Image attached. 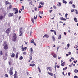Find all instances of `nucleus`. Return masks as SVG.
<instances>
[{"instance_id":"09e8293b","label":"nucleus","mask_w":78,"mask_h":78,"mask_svg":"<svg viewBox=\"0 0 78 78\" xmlns=\"http://www.w3.org/2000/svg\"><path fill=\"white\" fill-rule=\"evenodd\" d=\"M71 64L72 65V66H73L74 67H75V64H73V63H72Z\"/></svg>"},{"instance_id":"8fccbe9b","label":"nucleus","mask_w":78,"mask_h":78,"mask_svg":"<svg viewBox=\"0 0 78 78\" xmlns=\"http://www.w3.org/2000/svg\"><path fill=\"white\" fill-rule=\"evenodd\" d=\"M21 49L22 51H25V50H24V48H22Z\"/></svg>"},{"instance_id":"20e7f679","label":"nucleus","mask_w":78,"mask_h":78,"mask_svg":"<svg viewBox=\"0 0 78 78\" xmlns=\"http://www.w3.org/2000/svg\"><path fill=\"white\" fill-rule=\"evenodd\" d=\"M11 30V29L10 28H8L5 31V33L7 34H9V33H10V31Z\"/></svg>"},{"instance_id":"4be33fe9","label":"nucleus","mask_w":78,"mask_h":78,"mask_svg":"<svg viewBox=\"0 0 78 78\" xmlns=\"http://www.w3.org/2000/svg\"><path fill=\"white\" fill-rule=\"evenodd\" d=\"M52 39H53V40H52L53 41H55V38L54 36H52Z\"/></svg>"},{"instance_id":"bf43d9fd","label":"nucleus","mask_w":78,"mask_h":78,"mask_svg":"<svg viewBox=\"0 0 78 78\" xmlns=\"http://www.w3.org/2000/svg\"><path fill=\"white\" fill-rule=\"evenodd\" d=\"M34 42V41H32V40H31L30 41V42H31V43H33Z\"/></svg>"},{"instance_id":"338daca9","label":"nucleus","mask_w":78,"mask_h":78,"mask_svg":"<svg viewBox=\"0 0 78 78\" xmlns=\"http://www.w3.org/2000/svg\"><path fill=\"white\" fill-rule=\"evenodd\" d=\"M24 50H27V47H24Z\"/></svg>"},{"instance_id":"49530a36","label":"nucleus","mask_w":78,"mask_h":78,"mask_svg":"<svg viewBox=\"0 0 78 78\" xmlns=\"http://www.w3.org/2000/svg\"><path fill=\"white\" fill-rule=\"evenodd\" d=\"M72 6L73 8H75V5H72Z\"/></svg>"},{"instance_id":"bb28decb","label":"nucleus","mask_w":78,"mask_h":78,"mask_svg":"<svg viewBox=\"0 0 78 78\" xmlns=\"http://www.w3.org/2000/svg\"><path fill=\"white\" fill-rule=\"evenodd\" d=\"M75 11H76V14H78V13L77 10L75 9Z\"/></svg>"},{"instance_id":"393cba45","label":"nucleus","mask_w":78,"mask_h":78,"mask_svg":"<svg viewBox=\"0 0 78 78\" xmlns=\"http://www.w3.org/2000/svg\"><path fill=\"white\" fill-rule=\"evenodd\" d=\"M67 69V67H66L65 68H63V70H66Z\"/></svg>"},{"instance_id":"1a4fd4ad","label":"nucleus","mask_w":78,"mask_h":78,"mask_svg":"<svg viewBox=\"0 0 78 78\" xmlns=\"http://www.w3.org/2000/svg\"><path fill=\"white\" fill-rule=\"evenodd\" d=\"M43 37H46L47 38H48L49 37V36L48 34H45L44 36H43Z\"/></svg>"},{"instance_id":"f257e3e1","label":"nucleus","mask_w":78,"mask_h":78,"mask_svg":"<svg viewBox=\"0 0 78 78\" xmlns=\"http://www.w3.org/2000/svg\"><path fill=\"white\" fill-rule=\"evenodd\" d=\"M3 46H4V48L5 50H7L8 48V45L5 43H4Z\"/></svg>"},{"instance_id":"423d86ee","label":"nucleus","mask_w":78,"mask_h":78,"mask_svg":"<svg viewBox=\"0 0 78 78\" xmlns=\"http://www.w3.org/2000/svg\"><path fill=\"white\" fill-rule=\"evenodd\" d=\"M5 56H3V58L4 59V60H6V59H7V57H6L7 56H8V53L6 52L5 53Z\"/></svg>"},{"instance_id":"3c124183","label":"nucleus","mask_w":78,"mask_h":78,"mask_svg":"<svg viewBox=\"0 0 78 78\" xmlns=\"http://www.w3.org/2000/svg\"><path fill=\"white\" fill-rule=\"evenodd\" d=\"M74 78H78V76H75L74 77Z\"/></svg>"},{"instance_id":"6e6d98bb","label":"nucleus","mask_w":78,"mask_h":78,"mask_svg":"<svg viewBox=\"0 0 78 78\" xmlns=\"http://www.w3.org/2000/svg\"><path fill=\"white\" fill-rule=\"evenodd\" d=\"M52 11H53L52 10H50L49 11V12L50 13H51V12H52Z\"/></svg>"},{"instance_id":"e2e57ef3","label":"nucleus","mask_w":78,"mask_h":78,"mask_svg":"<svg viewBox=\"0 0 78 78\" xmlns=\"http://www.w3.org/2000/svg\"><path fill=\"white\" fill-rule=\"evenodd\" d=\"M68 53H69V55H71V52H68Z\"/></svg>"},{"instance_id":"412c9836","label":"nucleus","mask_w":78,"mask_h":78,"mask_svg":"<svg viewBox=\"0 0 78 78\" xmlns=\"http://www.w3.org/2000/svg\"><path fill=\"white\" fill-rule=\"evenodd\" d=\"M64 63H65V62H63V63H62L61 66H64Z\"/></svg>"},{"instance_id":"c03bdc74","label":"nucleus","mask_w":78,"mask_h":78,"mask_svg":"<svg viewBox=\"0 0 78 78\" xmlns=\"http://www.w3.org/2000/svg\"><path fill=\"white\" fill-rule=\"evenodd\" d=\"M39 5L40 6H38V8H41V5H40V4H39Z\"/></svg>"},{"instance_id":"2eb2a0df","label":"nucleus","mask_w":78,"mask_h":78,"mask_svg":"<svg viewBox=\"0 0 78 78\" xmlns=\"http://www.w3.org/2000/svg\"><path fill=\"white\" fill-rule=\"evenodd\" d=\"M3 18V16L2 15L0 16V20H2Z\"/></svg>"},{"instance_id":"58836bf2","label":"nucleus","mask_w":78,"mask_h":78,"mask_svg":"<svg viewBox=\"0 0 78 78\" xmlns=\"http://www.w3.org/2000/svg\"><path fill=\"white\" fill-rule=\"evenodd\" d=\"M20 30V33H23L22 32V30Z\"/></svg>"},{"instance_id":"a211bd4d","label":"nucleus","mask_w":78,"mask_h":78,"mask_svg":"<svg viewBox=\"0 0 78 78\" xmlns=\"http://www.w3.org/2000/svg\"><path fill=\"white\" fill-rule=\"evenodd\" d=\"M30 66H31L32 67H34V66H35V64H30L29 65Z\"/></svg>"},{"instance_id":"864d4df0","label":"nucleus","mask_w":78,"mask_h":78,"mask_svg":"<svg viewBox=\"0 0 78 78\" xmlns=\"http://www.w3.org/2000/svg\"><path fill=\"white\" fill-rule=\"evenodd\" d=\"M69 46H70V44H67V46L68 47H69Z\"/></svg>"},{"instance_id":"f8f14e48","label":"nucleus","mask_w":78,"mask_h":78,"mask_svg":"<svg viewBox=\"0 0 78 78\" xmlns=\"http://www.w3.org/2000/svg\"><path fill=\"white\" fill-rule=\"evenodd\" d=\"M61 3L60 2H58V3L57 4V6H61Z\"/></svg>"},{"instance_id":"473e14b6","label":"nucleus","mask_w":78,"mask_h":78,"mask_svg":"<svg viewBox=\"0 0 78 78\" xmlns=\"http://www.w3.org/2000/svg\"><path fill=\"white\" fill-rule=\"evenodd\" d=\"M40 3L41 5H44V2H40Z\"/></svg>"},{"instance_id":"4d7b16f0","label":"nucleus","mask_w":78,"mask_h":78,"mask_svg":"<svg viewBox=\"0 0 78 78\" xmlns=\"http://www.w3.org/2000/svg\"><path fill=\"white\" fill-rule=\"evenodd\" d=\"M22 8L23 9H23H24V7L23 6H22Z\"/></svg>"},{"instance_id":"ea45409f","label":"nucleus","mask_w":78,"mask_h":78,"mask_svg":"<svg viewBox=\"0 0 78 78\" xmlns=\"http://www.w3.org/2000/svg\"><path fill=\"white\" fill-rule=\"evenodd\" d=\"M74 11H75V9H72L71 10V12H73Z\"/></svg>"},{"instance_id":"f704fd0d","label":"nucleus","mask_w":78,"mask_h":78,"mask_svg":"<svg viewBox=\"0 0 78 78\" xmlns=\"http://www.w3.org/2000/svg\"><path fill=\"white\" fill-rule=\"evenodd\" d=\"M53 7L54 9H56V6H55V5H53Z\"/></svg>"},{"instance_id":"dca6fc26","label":"nucleus","mask_w":78,"mask_h":78,"mask_svg":"<svg viewBox=\"0 0 78 78\" xmlns=\"http://www.w3.org/2000/svg\"><path fill=\"white\" fill-rule=\"evenodd\" d=\"M49 70V71H50V72H52L53 71L52 70V68L50 67Z\"/></svg>"},{"instance_id":"0e129e2a","label":"nucleus","mask_w":78,"mask_h":78,"mask_svg":"<svg viewBox=\"0 0 78 78\" xmlns=\"http://www.w3.org/2000/svg\"><path fill=\"white\" fill-rule=\"evenodd\" d=\"M56 67L57 68H59V67H60L59 66H58V65L56 66Z\"/></svg>"},{"instance_id":"a19ab883","label":"nucleus","mask_w":78,"mask_h":78,"mask_svg":"<svg viewBox=\"0 0 78 78\" xmlns=\"http://www.w3.org/2000/svg\"><path fill=\"white\" fill-rule=\"evenodd\" d=\"M54 34H55V35H56V30L54 31Z\"/></svg>"},{"instance_id":"5fc2aeb1","label":"nucleus","mask_w":78,"mask_h":78,"mask_svg":"<svg viewBox=\"0 0 78 78\" xmlns=\"http://www.w3.org/2000/svg\"><path fill=\"white\" fill-rule=\"evenodd\" d=\"M2 53H3V52H2V51H1V52H0V54L1 55H2Z\"/></svg>"},{"instance_id":"9d476101","label":"nucleus","mask_w":78,"mask_h":78,"mask_svg":"<svg viewBox=\"0 0 78 78\" xmlns=\"http://www.w3.org/2000/svg\"><path fill=\"white\" fill-rule=\"evenodd\" d=\"M15 56V54H14V53H13L12 54H11V58H14Z\"/></svg>"},{"instance_id":"0eeeda50","label":"nucleus","mask_w":78,"mask_h":78,"mask_svg":"<svg viewBox=\"0 0 78 78\" xmlns=\"http://www.w3.org/2000/svg\"><path fill=\"white\" fill-rule=\"evenodd\" d=\"M8 16L9 17H11L14 16V14L13 13H10L9 14Z\"/></svg>"},{"instance_id":"c85d7f7f","label":"nucleus","mask_w":78,"mask_h":78,"mask_svg":"<svg viewBox=\"0 0 78 78\" xmlns=\"http://www.w3.org/2000/svg\"><path fill=\"white\" fill-rule=\"evenodd\" d=\"M22 59H23V57H22V56H21L20 57V60H22Z\"/></svg>"},{"instance_id":"c756f323","label":"nucleus","mask_w":78,"mask_h":78,"mask_svg":"<svg viewBox=\"0 0 78 78\" xmlns=\"http://www.w3.org/2000/svg\"><path fill=\"white\" fill-rule=\"evenodd\" d=\"M62 2L63 3H65V4H66L67 3V2L65 1H63Z\"/></svg>"},{"instance_id":"79ce46f5","label":"nucleus","mask_w":78,"mask_h":78,"mask_svg":"<svg viewBox=\"0 0 78 78\" xmlns=\"http://www.w3.org/2000/svg\"><path fill=\"white\" fill-rule=\"evenodd\" d=\"M26 53H26V52H24L23 53V55H26Z\"/></svg>"},{"instance_id":"774afa93","label":"nucleus","mask_w":78,"mask_h":78,"mask_svg":"<svg viewBox=\"0 0 78 78\" xmlns=\"http://www.w3.org/2000/svg\"><path fill=\"white\" fill-rule=\"evenodd\" d=\"M33 44H34V45H35V46L36 45V43H35L34 42H33Z\"/></svg>"},{"instance_id":"7ed1b4c3","label":"nucleus","mask_w":78,"mask_h":78,"mask_svg":"<svg viewBox=\"0 0 78 78\" xmlns=\"http://www.w3.org/2000/svg\"><path fill=\"white\" fill-rule=\"evenodd\" d=\"M13 67H12L10 69L9 74L10 75H12L13 74V73L12 72V70H13Z\"/></svg>"},{"instance_id":"72a5a7b5","label":"nucleus","mask_w":78,"mask_h":78,"mask_svg":"<svg viewBox=\"0 0 78 78\" xmlns=\"http://www.w3.org/2000/svg\"><path fill=\"white\" fill-rule=\"evenodd\" d=\"M40 14L42 15L43 14V11L42 12H40Z\"/></svg>"},{"instance_id":"4468645a","label":"nucleus","mask_w":78,"mask_h":78,"mask_svg":"<svg viewBox=\"0 0 78 78\" xmlns=\"http://www.w3.org/2000/svg\"><path fill=\"white\" fill-rule=\"evenodd\" d=\"M9 2H8V1H7L6 2H5V5H7V4H9Z\"/></svg>"},{"instance_id":"13d9d810","label":"nucleus","mask_w":78,"mask_h":78,"mask_svg":"<svg viewBox=\"0 0 78 78\" xmlns=\"http://www.w3.org/2000/svg\"><path fill=\"white\" fill-rule=\"evenodd\" d=\"M51 32H54V30H51Z\"/></svg>"},{"instance_id":"6e6552de","label":"nucleus","mask_w":78,"mask_h":78,"mask_svg":"<svg viewBox=\"0 0 78 78\" xmlns=\"http://www.w3.org/2000/svg\"><path fill=\"white\" fill-rule=\"evenodd\" d=\"M51 55H52V56H53V57H54V58H56V55L55 53H52L51 54Z\"/></svg>"},{"instance_id":"f3484780","label":"nucleus","mask_w":78,"mask_h":78,"mask_svg":"<svg viewBox=\"0 0 78 78\" xmlns=\"http://www.w3.org/2000/svg\"><path fill=\"white\" fill-rule=\"evenodd\" d=\"M61 38V35L60 34L58 35V39H60Z\"/></svg>"},{"instance_id":"37998d69","label":"nucleus","mask_w":78,"mask_h":78,"mask_svg":"<svg viewBox=\"0 0 78 78\" xmlns=\"http://www.w3.org/2000/svg\"><path fill=\"white\" fill-rule=\"evenodd\" d=\"M11 8H12V6H11V5H10L9 7V9H11Z\"/></svg>"},{"instance_id":"2f4dec72","label":"nucleus","mask_w":78,"mask_h":78,"mask_svg":"<svg viewBox=\"0 0 78 78\" xmlns=\"http://www.w3.org/2000/svg\"><path fill=\"white\" fill-rule=\"evenodd\" d=\"M34 19L36 20V19H37V15L36 16V17L34 16Z\"/></svg>"},{"instance_id":"603ef678","label":"nucleus","mask_w":78,"mask_h":78,"mask_svg":"<svg viewBox=\"0 0 78 78\" xmlns=\"http://www.w3.org/2000/svg\"><path fill=\"white\" fill-rule=\"evenodd\" d=\"M30 35L31 36V33H32V32H31V31H30Z\"/></svg>"},{"instance_id":"052dcab7","label":"nucleus","mask_w":78,"mask_h":78,"mask_svg":"<svg viewBox=\"0 0 78 78\" xmlns=\"http://www.w3.org/2000/svg\"><path fill=\"white\" fill-rule=\"evenodd\" d=\"M31 63V64H34L35 62L34 61H32Z\"/></svg>"},{"instance_id":"69168bd1","label":"nucleus","mask_w":78,"mask_h":78,"mask_svg":"<svg viewBox=\"0 0 78 78\" xmlns=\"http://www.w3.org/2000/svg\"><path fill=\"white\" fill-rule=\"evenodd\" d=\"M64 34L65 35V36H66V32H64Z\"/></svg>"},{"instance_id":"f03ea898","label":"nucleus","mask_w":78,"mask_h":78,"mask_svg":"<svg viewBox=\"0 0 78 78\" xmlns=\"http://www.w3.org/2000/svg\"><path fill=\"white\" fill-rule=\"evenodd\" d=\"M16 38H17V35H16V34L15 33H14L13 37V40L14 42H16Z\"/></svg>"},{"instance_id":"4c0bfd02","label":"nucleus","mask_w":78,"mask_h":78,"mask_svg":"<svg viewBox=\"0 0 78 78\" xmlns=\"http://www.w3.org/2000/svg\"><path fill=\"white\" fill-rule=\"evenodd\" d=\"M5 77H8V75L7 74H5Z\"/></svg>"},{"instance_id":"7c9ffc66","label":"nucleus","mask_w":78,"mask_h":78,"mask_svg":"<svg viewBox=\"0 0 78 78\" xmlns=\"http://www.w3.org/2000/svg\"><path fill=\"white\" fill-rule=\"evenodd\" d=\"M49 75H51V76H53V73H50Z\"/></svg>"},{"instance_id":"9b49d317","label":"nucleus","mask_w":78,"mask_h":78,"mask_svg":"<svg viewBox=\"0 0 78 78\" xmlns=\"http://www.w3.org/2000/svg\"><path fill=\"white\" fill-rule=\"evenodd\" d=\"M60 20H64L65 21H66V19L62 17L60 18Z\"/></svg>"},{"instance_id":"a878e982","label":"nucleus","mask_w":78,"mask_h":78,"mask_svg":"<svg viewBox=\"0 0 78 78\" xmlns=\"http://www.w3.org/2000/svg\"><path fill=\"white\" fill-rule=\"evenodd\" d=\"M16 58H18V53H17L16 55Z\"/></svg>"},{"instance_id":"680f3d73","label":"nucleus","mask_w":78,"mask_h":78,"mask_svg":"<svg viewBox=\"0 0 78 78\" xmlns=\"http://www.w3.org/2000/svg\"><path fill=\"white\" fill-rule=\"evenodd\" d=\"M39 70V73H41V69H40V70Z\"/></svg>"},{"instance_id":"de8ad7c7","label":"nucleus","mask_w":78,"mask_h":78,"mask_svg":"<svg viewBox=\"0 0 78 78\" xmlns=\"http://www.w3.org/2000/svg\"><path fill=\"white\" fill-rule=\"evenodd\" d=\"M68 15V14H67V13H66L65 15V17H66V18H67V16Z\"/></svg>"},{"instance_id":"a18cd8bd","label":"nucleus","mask_w":78,"mask_h":78,"mask_svg":"<svg viewBox=\"0 0 78 78\" xmlns=\"http://www.w3.org/2000/svg\"><path fill=\"white\" fill-rule=\"evenodd\" d=\"M22 29H23V27H20V30H22Z\"/></svg>"},{"instance_id":"5701e85b","label":"nucleus","mask_w":78,"mask_h":78,"mask_svg":"<svg viewBox=\"0 0 78 78\" xmlns=\"http://www.w3.org/2000/svg\"><path fill=\"white\" fill-rule=\"evenodd\" d=\"M20 35H19V36H22V35L23 34V32H21L20 33Z\"/></svg>"},{"instance_id":"ddd939ff","label":"nucleus","mask_w":78,"mask_h":78,"mask_svg":"<svg viewBox=\"0 0 78 78\" xmlns=\"http://www.w3.org/2000/svg\"><path fill=\"white\" fill-rule=\"evenodd\" d=\"M74 21H75V22H78V20H77V19H76V18H74Z\"/></svg>"},{"instance_id":"aec40b11","label":"nucleus","mask_w":78,"mask_h":78,"mask_svg":"<svg viewBox=\"0 0 78 78\" xmlns=\"http://www.w3.org/2000/svg\"><path fill=\"white\" fill-rule=\"evenodd\" d=\"M32 54V52H31V53H30L31 55H30V59H31V60H32V56L31 55Z\"/></svg>"},{"instance_id":"e433bc0d","label":"nucleus","mask_w":78,"mask_h":78,"mask_svg":"<svg viewBox=\"0 0 78 78\" xmlns=\"http://www.w3.org/2000/svg\"><path fill=\"white\" fill-rule=\"evenodd\" d=\"M68 76H70V74H71V73H68Z\"/></svg>"},{"instance_id":"cd10ccee","label":"nucleus","mask_w":78,"mask_h":78,"mask_svg":"<svg viewBox=\"0 0 78 78\" xmlns=\"http://www.w3.org/2000/svg\"><path fill=\"white\" fill-rule=\"evenodd\" d=\"M32 3H33V2H32V1H31L29 3V5H31V4H32Z\"/></svg>"},{"instance_id":"c9c22d12","label":"nucleus","mask_w":78,"mask_h":78,"mask_svg":"<svg viewBox=\"0 0 78 78\" xmlns=\"http://www.w3.org/2000/svg\"><path fill=\"white\" fill-rule=\"evenodd\" d=\"M69 3L70 5H72V1H70L69 2Z\"/></svg>"},{"instance_id":"6ab92c4d","label":"nucleus","mask_w":78,"mask_h":78,"mask_svg":"<svg viewBox=\"0 0 78 78\" xmlns=\"http://www.w3.org/2000/svg\"><path fill=\"white\" fill-rule=\"evenodd\" d=\"M30 51L31 53H33V48H30Z\"/></svg>"},{"instance_id":"39448f33","label":"nucleus","mask_w":78,"mask_h":78,"mask_svg":"<svg viewBox=\"0 0 78 78\" xmlns=\"http://www.w3.org/2000/svg\"><path fill=\"white\" fill-rule=\"evenodd\" d=\"M12 9L13 11H15V14H17V13H18V9H17L16 8H13Z\"/></svg>"},{"instance_id":"b1692460","label":"nucleus","mask_w":78,"mask_h":78,"mask_svg":"<svg viewBox=\"0 0 78 78\" xmlns=\"http://www.w3.org/2000/svg\"><path fill=\"white\" fill-rule=\"evenodd\" d=\"M31 21L33 23H34V19H33V18H32Z\"/></svg>"}]
</instances>
